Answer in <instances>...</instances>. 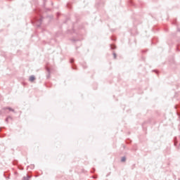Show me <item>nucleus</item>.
Instances as JSON below:
<instances>
[{
    "mask_svg": "<svg viewBox=\"0 0 180 180\" xmlns=\"http://www.w3.org/2000/svg\"><path fill=\"white\" fill-rule=\"evenodd\" d=\"M34 79H35L34 76H30V81L31 82H33V81H34Z\"/></svg>",
    "mask_w": 180,
    "mask_h": 180,
    "instance_id": "1",
    "label": "nucleus"
},
{
    "mask_svg": "<svg viewBox=\"0 0 180 180\" xmlns=\"http://www.w3.org/2000/svg\"><path fill=\"white\" fill-rule=\"evenodd\" d=\"M121 161H122V162H124V161H126V158H124V157L122 158Z\"/></svg>",
    "mask_w": 180,
    "mask_h": 180,
    "instance_id": "2",
    "label": "nucleus"
},
{
    "mask_svg": "<svg viewBox=\"0 0 180 180\" xmlns=\"http://www.w3.org/2000/svg\"><path fill=\"white\" fill-rule=\"evenodd\" d=\"M7 109H8V110H10L11 112H13V111H14L13 109L11 108H8Z\"/></svg>",
    "mask_w": 180,
    "mask_h": 180,
    "instance_id": "3",
    "label": "nucleus"
}]
</instances>
